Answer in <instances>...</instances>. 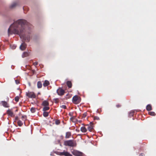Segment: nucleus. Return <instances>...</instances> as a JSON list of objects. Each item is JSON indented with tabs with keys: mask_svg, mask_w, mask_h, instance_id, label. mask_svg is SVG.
Listing matches in <instances>:
<instances>
[{
	"mask_svg": "<svg viewBox=\"0 0 156 156\" xmlns=\"http://www.w3.org/2000/svg\"><path fill=\"white\" fill-rule=\"evenodd\" d=\"M37 86L38 88H41L42 86V83L41 81H39L37 82Z\"/></svg>",
	"mask_w": 156,
	"mask_h": 156,
	"instance_id": "obj_19",
	"label": "nucleus"
},
{
	"mask_svg": "<svg viewBox=\"0 0 156 156\" xmlns=\"http://www.w3.org/2000/svg\"><path fill=\"white\" fill-rule=\"evenodd\" d=\"M7 113L11 117H13L14 116L13 112L12 111L11 109H8L7 111Z\"/></svg>",
	"mask_w": 156,
	"mask_h": 156,
	"instance_id": "obj_10",
	"label": "nucleus"
},
{
	"mask_svg": "<svg viewBox=\"0 0 156 156\" xmlns=\"http://www.w3.org/2000/svg\"><path fill=\"white\" fill-rule=\"evenodd\" d=\"M30 111L32 113H34L36 111V108L34 107H32L30 108Z\"/></svg>",
	"mask_w": 156,
	"mask_h": 156,
	"instance_id": "obj_22",
	"label": "nucleus"
},
{
	"mask_svg": "<svg viewBox=\"0 0 156 156\" xmlns=\"http://www.w3.org/2000/svg\"><path fill=\"white\" fill-rule=\"evenodd\" d=\"M146 109L148 111H150L152 110L151 106L150 104L148 105L146 107Z\"/></svg>",
	"mask_w": 156,
	"mask_h": 156,
	"instance_id": "obj_18",
	"label": "nucleus"
},
{
	"mask_svg": "<svg viewBox=\"0 0 156 156\" xmlns=\"http://www.w3.org/2000/svg\"><path fill=\"white\" fill-rule=\"evenodd\" d=\"M55 123L56 124L58 125L60 123V122L58 120H56L55 122Z\"/></svg>",
	"mask_w": 156,
	"mask_h": 156,
	"instance_id": "obj_32",
	"label": "nucleus"
},
{
	"mask_svg": "<svg viewBox=\"0 0 156 156\" xmlns=\"http://www.w3.org/2000/svg\"><path fill=\"white\" fill-rule=\"evenodd\" d=\"M116 106L117 108H119V107H120L121 105H119L118 104V105H116Z\"/></svg>",
	"mask_w": 156,
	"mask_h": 156,
	"instance_id": "obj_38",
	"label": "nucleus"
},
{
	"mask_svg": "<svg viewBox=\"0 0 156 156\" xmlns=\"http://www.w3.org/2000/svg\"><path fill=\"white\" fill-rule=\"evenodd\" d=\"M81 131L83 133H85L86 132L87 130L86 128L84 127H82L80 128Z\"/></svg>",
	"mask_w": 156,
	"mask_h": 156,
	"instance_id": "obj_20",
	"label": "nucleus"
},
{
	"mask_svg": "<svg viewBox=\"0 0 156 156\" xmlns=\"http://www.w3.org/2000/svg\"><path fill=\"white\" fill-rule=\"evenodd\" d=\"M17 123L18 126H22V125H23L22 122L20 120L18 121Z\"/></svg>",
	"mask_w": 156,
	"mask_h": 156,
	"instance_id": "obj_23",
	"label": "nucleus"
},
{
	"mask_svg": "<svg viewBox=\"0 0 156 156\" xmlns=\"http://www.w3.org/2000/svg\"><path fill=\"white\" fill-rule=\"evenodd\" d=\"M144 154H143L141 153L140 155V156H143Z\"/></svg>",
	"mask_w": 156,
	"mask_h": 156,
	"instance_id": "obj_40",
	"label": "nucleus"
},
{
	"mask_svg": "<svg viewBox=\"0 0 156 156\" xmlns=\"http://www.w3.org/2000/svg\"><path fill=\"white\" fill-rule=\"evenodd\" d=\"M30 52L28 51L27 52L25 51L23 53L22 55V57H25L28 56L29 55Z\"/></svg>",
	"mask_w": 156,
	"mask_h": 156,
	"instance_id": "obj_14",
	"label": "nucleus"
},
{
	"mask_svg": "<svg viewBox=\"0 0 156 156\" xmlns=\"http://www.w3.org/2000/svg\"><path fill=\"white\" fill-rule=\"evenodd\" d=\"M134 111H131L129 113V116L131 117L132 116H133V113H134Z\"/></svg>",
	"mask_w": 156,
	"mask_h": 156,
	"instance_id": "obj_26",
	"label": "nucleus"
},
{
	"mask_svg": "<svg viewBox=\"0 0 156 156\" xmlns=\"http://www.w3.org/2000/svg\"><path fill=\"white\" fill-rule=\"evenodd\" d=\"M18 119V118L17 116H16L15 118V120H17Z\"/></svg>",
	"mask_w": 156,
	"mask_h": 156,
	"instance_id": "obj_39",
	"label": "nucleus"
},
{
	"mask_svg": "<svg viewBox=\"0 0 156 156\" xmlns=\"http://www.w3.org/2000/svg\"><path fill=\"white\" fill-rule=\"evenodd\" d=\"M49 107L48 106H44L43 108V111L45 112L46 111L48 110L49 109Z\"/></svg>",
	"mask_w": 156,
	"mask_h": 156,
	"instance_id": "obj_21",
	"label": "nucleus"
},
{
	"mask_svg": "<svg viewBox=\"0 0 156 156\" xmlns=\"http://www.w3.org/2000/svg\"><path fill=\"white\" fill-rule=\"evenodd\" d=\"M40 92L38 93V94H40Z\"/></svg>",
	"mask_w": 156,
	"mask_h": 156,
	"instance_id": "obj_43",
	"label": "nucleus"
},
{
	"mask_svg": "<svg viewBox=\"0 0 156 156\" xmlns=\"http://www.w3.org/2000/svg\"><path fill=\"white\" fill-rule=\"evenodd\" d=\"M32 26L27 20L20 19L12 23L8 29L9 35L13 34L19 35L20 38L28 42L31 38Z\"/></svg>",
	"mask_w": 156,
	"mask_h": 156,
	"instance_id": "obj_1",
	"label": "nucleus"
},
{
	"mask_svg": "<svg viewBox=\"0 0 156 156\" xmlns=\"http://www.w3.org/2000/svg\"><path fill=\"white\" fill-rule=\"evenodd\" d=\"M34 65L35 66L37 65L38 64V62H35L34 63Z\"/></svg>",
	"mask_w": 156,
	"mask_h": 156,
	"instance_id": "obj_33",
	"label": "nucleus"
},
{
	"mask_svg": "<svg viewBox=\"0 0 156 156\" xmlns=\"http://www.w3.org/2000/svg\"><path fill=\"white\" fill-rule=\"evenodd\" d=\"M50 83L47 80H45L44 81V83H43V86L44 87H46L48 86Z\"/></svg>",
	"mask_w": 156,
	"mask_h": 156,
	"instance_id": "obj_16",
	"label": "nucleus"
},
{
	"mask_svg": "<svg viewBox=\"0 0 156 156\" xmlns=\"http://www.w3.org/2000/svg\"><path fill=\"white\" fill-rule=\"evenodd\" d=\"M93 123L92 122H90L89 124H87L86 125V126H87V129L90 131H91L92 129H93Z\"/></svg>",
	"mask_w": 156,
	"mask_h": 156,
	"instance_id": "obj_7",
	"label": "nucleus"
},
{
	"mask_svg": "<svg viewBox=\"0 0 156 156\" xmlns=\"http://www.w3.org/2000/svg\"><path fill=\"white\" fill-rule=\"evenodd\" d=\"M72 153L74 155L76 156H81L83 154L82 152L75 150H73Z\"/></svg>",
	"mask_w": 156,
	"mask_h": 156,
	"instance_id": "obj_4",
	"label": "nucleus"
},
{
	"mask_svg": "<svg viewBox=\"0 0 156 156\" xmlns=\"http://www.w3.org/2000/svg\"><path fill=\"white\" fill-rule=\"evenodd\" d=\"M43 115L45 117H47L48 115V113L46 112H44L43 113Z\"/></svg>",
	"mask_w": 156,
	"mask_h": 156,
	"instance_id": "obj_24",
	"label": "nucleus"
},
{
	"mask_svg": "<svg viewBox=\"0 0 156 156\" xmlns=\"http://www.w3.org/2000/svg\"><path fill=\"white\" fill-rule=\"evenodd\" d=\"M66 84L69 88H71L72 87V84L70 81H68L66 82Z\"/></svg>",
	"mask_w": 156,
	"mask_h": 156,
	"instance_id": "obj_17",
	"label": "nucleus"
},
{
	"mask_svg": "<svg viewBox=\"0 0 156 156\" xmlns=\"http://www.w3.org/2000/svg\"><path fill=\"white\" fill-rule=\"evenodd\" d=\"M63 137V136H61V137Z\"/></svg>",
	"mask_w": 156,
	"mask_h": 156,
	"instance_id": "obj_45",
	"label": "nucleus"
},
{
	"mask_svg": "<svg viewBox=\"0 0 156 156\" xmlns=\"http://www.w3.org/2000/svg\"><path fill=\"white\" fill-rule=\"evenodd\" d=\"M60 108L65 109L66 108V106L65 105H63L60 106Z\"/></svg>",
	"mask_w": 156,
	"mask_h": 156,
	"instance_id": "obj_29",
	"label": "nucleus"
},
{
	"mask_svg": "<svg viewBox=\"0 0 156 156\" xmlns=\"http://www.w3.org/2000/svg\"><path fill=\"white\" fill-rule=\"evenodd\" d=\"M64 145L66 146L70 147H73L74 146L73 140H71L65 141L64 142Z\"/></svg>",
	"mask_w": 156,
	"mask_h": 156,
	"instance_id": "obj_2",
	"label": "nucleus"
},
{
	"mask_svg": "<svg viewBox=\"0 0 156 156\" xmlns=\"http://www.w3.org/2000/svg\"><path fill=\"white\" fill-rule=\"evenodd\" d=\"M18 5V3L17 2H14L10 5L9 8L11 9H13L16 7Z\"/></svg>",
	"mask_w": 156,
	"mask_h": 156,
	"instance_id": "obj_8",
	"label": "nucleus"
},
{
	"mask_svg": "<svg viewBox=\"0 0 156 156\" xmlns=\"http://www.w3.org/2000/svg\"><path fill=\"white\" fill-rule=\"evenodd\" d=\"M58 100V98H55L54 99V100L55 101V103H58V101H57Z\"/></svg>",
	"mask_w": 156,
	"mask_h": 156,
	"instance_id": "obj_31",
	"label": "nucleus"
},
{
	"mask_svg": "<svg viewBox=\"0 0 156 156\" xmlns=\"http://www.w3.org/2000/svg\"><path fill=\"white\" fill-rule=\"evenodd\" d=\"M59 155H64L65 156H72V155L68 152H65L64 151L62 152H61L59 153Z\"/></svg>",
	"mask_w": 156,
	"mask_h": 156,
	"instance_id": "obj_6",
	"label": "nucleus"
},
{
	"mask_svg": "<svg viewBox=\"0 0 156 156\" xmlns=\"http://www.w3.org/2000/svg\"><path fill=\"white\" fill-rule=\"evenodd\" d=\"M71 136V133L70 132H68L66 133L65 138H69Z\"/></svg>",
	"mask_w": 156,
	"mask_h": 156,
	"instance_id": "obj_15",
	"label": "nucleus"
},
{
	"mask_svg": "<svg viewBox=\"0 0 156 156\" xmlns=\"http://www.w3.org/2000/svg\"><path fill=\"white\" fill-rule=\"evenodd\" d=\"M26 116L25 115H22V119H26Z\"/></svg>",
	"mask_w": 156,
	"mask_h": 156,
	"instance_id": "obj_35",
	"label": "nucleus"
},
{
	"mask_svg": "<svg viewBox=\"0 0 156 156\" xmlns=\"http://www.w3.org/2000/svg\"><path fill=\"white\" fill-rule=\"evenodd\" d=\"M94 120H99V118L98 116H95L94 118Z\"/></svg>",
	"mask_w": 156,
	"mask_h": 156,
	"instance_id": "obj_30",
	"label": "nucleus"
},
{
	"mask_svg": "<svg viewBox=\"0 0 156 156\" xmlns=\"http://www.w3.org/2000/svg\"><path fill=\"white\" fill-rule=\"evenodd\" d=\"M15 82L16 84H18L19 83V81L17 80H15Z\"/></svg>",
	"mask_w": 156,
	"mask_h": 156,
	"instance_id": "obj_37",
	"label": "nucleus"
},
{
	"mask_svg": "<svg viewBox=\"0 0 156 156\" xmlns=\"http://www.w3.org/2000/svg\"><path fill=\"white\" fill-rule=\"evenodd\" d=\"M73 117H72L70 118V119H73Z\"/></svg>",
	"mask_w": 156,
	"mask_h": 156,
	"instance_id": "obj_42",
	"label": "nucleus"
},
{
	"mask_svg": "<svg viewBox=\"0 0 156 156\" xmlns=\"http://www.w3.org/2000/svg\"><path fill=\"white\" fill-rule=\"evenodd\" d=\"M148 113L150 115L152 116H155L156 115V114L155 113V112H149Z\"/></svg>",
	"mask_w": 156,
	"mask_h": 156,
	"instance_id": "obj_25",
	"label": "nucleus"
},
{
	"mask_svg": "<svg viewBox=\"0 0 156 156\" xmlns=\"http://www.w3.org/2000/svg\"><path fill=\"white\" fill-rule=\"evenodd\" d=\"M17 111H18V110H17V109H16V112H17Z\"/></svg>",
	"mask_w": 156,
	"mask_h": 156,
	"instance_id": "obj_44",
	"label": "nucleus"
},
{
	"mask_svg": "<svg viewBox=\"0 0 156 156\" xmlns=\"http://www.w3.org/2000/svg\"><path fill=\"white\" fill-rule=\"evenodd\" d=\"M27 44L24 42H23L20 45V48L21 50L23 51L25 50Z\"/></svg>",
	"mask_w": 156,
	"mask_h": 156,
	"instance_id": "obj_9",
	"label": "nucleus"
},
{
	"mask_svg": "<svg viewBox=\"0 0 156 156\" xmlns=\"http://www.w3.org/2000/svg\"><path fill=\"white\" fill-rule=\"evenodd\" d=\"M1 102L2 104V105L5 107H9V105L6 101H1Z\"/></svg>",
	"mask_w": 156,
	"mask_h": 156,
	"instance_id": "obj_11",
	"label": "nucleus"
},
{
	"mask_svg": "<svg viewBox=\"0 0 156 156\" xmlns=\"http://www.w3.org/2000/svg\"><path fill=\"white\" fill-rule=\"evenodd\" d=\"M76 131H79V130H78L77 129H76Z\"/></svg>",
	"mask_w": 156,
	"mask_h": 156,
	"instance_id": "obj_41",
	"label": "nucleus"
},
{
	"mask_svg": "<svg viewBox=\"0 0 156 156\" xmlns=\"http://www.w3.org/2000/svg\"><path fill=\"white\" fill-rule=\"evenodd\" d=\"M41 105L44 106H48L49 105L48 102L47 100L43 101Z\"/></svg>",
	"mask_w": 156,
	"mask_h": 156,
	"instance_id": "obj_13",
	"label": "nucleus"
},
{
	"mask_svg": "<svg viewBox=\"0 0 156 156\" xmlns=\"http://www.w3.org/2000/svg\"><path fill=\"white\" fill-rule=\"evenodd\" d=\"M60 152H55V153L56 154H57V155H59V153H60Z\"/></svg>",
	"mask_w": 156,
	"mask_h": 156,
	"instance_id": "obj_36",
	"label": "nucleus"
},
{
	"mask_svg": "<svg viewBox=\"0 0 156 156\" xmlns=\"http://www.w3.org/2000/svg\"><path fill=\"white\" fill-rule=\"evenodd\" d=\"M78 100H79V99L77 95H75L73 98L72 101L73 102L75 103Z\"/></svg>",
	"mask_w": 156,
	"mask_h": 156,
	"instance_id": "obj_12",
	"label": "nucleus"
},
{
	"mask_svg": "<svg viewBox=\"0 0 156 156\" xmlns=\"http://www.w3.org/2000/svg\"><path fill=\"white\" fill-rule=\"evenodd\" d=\"M58 94L60 96L63 95L65 93V90L62 88H59L56 91Z\"/></svg>",
	"mask_w": 156,
	"mask_h": 156,
	"instance_id": "obj_5",
	"label": "nucleus"
},
{
	"mask_svg": "<svg viewBox=\"0 0 156 156\" xmlns=\"http://www.w3.org/2000/svg\"><path fill=\"white\" fill-rule=\"evenodd\" d=\"M16 48V47H15L14 48Z\"/></svg>",
	"mask_w": 156,
	"mask_h": 156,
	"instance_id": "obj_46",
	"label": "nucleus"
},
{
	"mask_svg": "<svg viewBox=\"0 0 156 156\" xmlns=\"http://www.w3.org/2000/svg\"><path fill=\"white\" fill-rule=\"evenodd\" d=\"M73 113H71V112H70L69 113V116H71V117H73Z\"/></svg>",
	"mask_w": 156,
	"mask_h": 156,
	"instance_id": "obj_34",
	"label": "nucleus"
},
{
	"mask_svg": "<svg viewBox=\"0 0 156 156\" xmlns=\"http://www.w3.org/2000/svg\"><path fill=\"white\" fill-rule=\"evenodd\" d=\"M26 95L29 98H36V95L33 92H30L28 91L26 93Z\"/></svg>",
	"mask_w": 156,
	"mask_h": 156,
	"instance_id": "obj_3",
	"label": "nucleus"
},
{
	"mask_svg": "<svg viewBox=\"0 0 156 156\" xmlns=\"http://www.w3.org/2000/svg\"><path fill=\"white\" fill-rule=\"evenodd\" d=\"M16 102H18L19 101V97L18 96H16L14 98Z\"/></svg>",
	"mask_w": 156,
	"mask_h": 156,
	"instance_id": "obj_27",
	"label": "nucleus"
},
{
	"mask_svg": "<svg viewBox=\"0 0 156 156\" xmlns=\"http://www.w3.org/2000/svg\"><path fill=\"white\" fill-rule=\"evenodd\" d=\"M87 113L86 112H85L83 114V115L82 116V119L84 118L87 116Z\"/></svg>",
	"mask_w": 156,
	"mask_h": 156,
	"instance_id": "obj_28",
	"label": "nucleus"
}]
</instances>
